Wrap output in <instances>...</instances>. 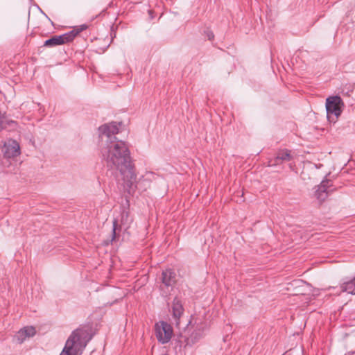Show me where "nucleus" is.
<instances>
[{
    "label": "nucleus",
    "mask_w": 355,
    "mask_h": 355,
    "mask_svg": "<svg viewBox=\"0 0 355 355\" xmlns=\"http://www.w3.org/2000/svg\"><path fill=\"white\" fill-rule=\"evenodd\" d=\"M101 139V154L107 166L119 171L122 175L123 187L131 189L137 182V176L131 164L130 151L126 144L116 139L119 126L116 123L99 127Z\"/></svg>",
    "instance_id": "nucleus-1"
},
{
    "label": "nucleus",
    "mask_w": 355,
    "mask_h": 355,
    "mask_svg": "<svg viewBox=\"0 0 355 355\" xmlns=\"http://www.w3.org/2000/svg\"><path fill=\"white\" fill-rule=\"evenodd\" d=\"M92 338L91 329L81 326L72 331L60 355H81Z\"/></svg>",
    "instance_id": "nucleus-2"
},
{
    "label": "nucleus",
    "mask_w": 355,
    "mask_h": 355,
    "mask_svg": "<svg viewBox=\"0 0 355 355\" xmlns=\"http://www.w3.org/2000/svg\"><path fill=\"white\" fill-rule=\"evenodd\" d=\"M345 105L339 96H329L326 99V110L328 120L335 123L340 116Z\"/></svg>",
    "instance_id": "nucleus-3"
},
{
    "label": "nucleus",
    "mask_w": 355,
    "mask_h": 355,
    "mask_svg": "<svg viewBox=\"0 0 355 355\" xmlns=\"http://www.w3.org/2000/svg\"><path fill=\"white\" fill-rule=\"evenodd\" d=\"M87 28L86 25H82L80 28L60 35H55L44 42V46L47 47H54L71 42L81 31Z\"/></svg>",
    "instance_id": "nucleus-4"
},
{
    "label": "nucleus",
    "mask_w": 355,
    "mask_h": 355,
    "mask_svg": "<svg viewBox=\"0 0 355 355\" xmlns=\"http://www.w3.org/2000/svg\"><path fill=\"white\" fill-rule=\"evenodd\" d=\"M155 331L157 339L162 344L168 343L173 335L171 326L164 321H160L156 323Z\"/></svg>",
    "instance_id": "nucleus-5"
},
{
    "label": "nucleus",
    "mask_w": 355,
    "mask_h": 355,
    "mask_svg": "<svg viewBox=\"0 0 355 355\" xmlns=\"http://www.w3.org/2000/svg\"><path fill=\"white\" fill-rule=\"evenodd\" d=\"M3 152L8 158L17 157L21 153L20 146L17 141L9 139L4 144Z\"/></svg>",
    "instance_id": "nucleus-6"
},
{
    "label": "nucleus",
    "mask_w": 355,
    "mask_h": 355,
    "mask_svg": "<svg viewBox=\"0 0 355 355\" xmlns=\"http://www.w3.org/2000/svg\"><path fill=\"white\" fill-rule=\"evenodd\" d=\"M173 318L177 327L180 325V320L184 313V308L181 301L175 297L172 304Z\"/></svg>",
    "instance_id": "nucleus-7"
},
{
    "label": "nucleus",
    "mask_w": 355,
    "mask_h": 355,
    "mask_svg": "<svg viewBox=\"0 0 355 355\" xmlns=\"http://www.w3.org/2000/svg\"><path fill=\"white\" fill-rule=\"evenodd\" d=\"M36 333L35 329L32 327H26L21 329L15 336L16 339L19 343H23L26 338L33 337Z\"/></svg>",
    "instance_id": "nucleus-8"
},
{
    "label": "nucleus",
    "mask_w": 355,
    "mask_h": 355,
    "mask_svg": "<svg viewBox=\"0 0 355 355\" xmlns=\"http://www.w3.org/2000/svg\"><path fill=\"white\" fill-rule=\"evenodd\" d=\"M292 158L293 157L288 150H281L277 153L276 157L274 159L273 163H272V160L270 161V166L279 164L282 162L284 161H290Z\"/></svg>",
    "instance_id": "nucleus-9"
},
{
    "label": "nucleus",
    "mask_w": 355,
    "mask_h": 355,
    "mask_svg": "<svg viewBox=\"0 0 355 355\" xmlns=\"http://www.w3.org/2000/svg\"><path fill=\"white\" fill-rule=\"evenodd\" d=\"M329 184V180L322 181L315 191V196L320 202L324 201L327 198Z\"/></svg>",
    "instance_id": "nucleus-10"
},
{
    "label": "nucleus",
    "mask_w": 355,
    "mask_h": 355,
    "mask_svg": "<svg viewBox=\"0 0 355 355\" xmlns=\"http://www.w3.org/2000/svg\"><path fill=\"white\" fill-rule=\"evenodd\" d=\"M175 282V273L171 269L162 272V283L167 287L173 286Z\"/></svg>",
    "instance_id": "nucleus-11"
},
{
    "label": "nucleus",
    "mask_w": 355,
    "mask_h": 355,
    "mask_svg": "<svg viewBox=\"0 0 355 355\" xmlns=\"http://www.w3.org/2000/svg\"><path fill=\"white\" fill-rule=\"evenodd\" d=\"M157 175L150 171H146L144 175H143L138 182H137L138 186L141 187L142 184L144 185V189H146L147 187L150 186V182L155 180L156 179Z\"/></svg>",
    "instance_id": "nucleus-12"
},
{
    "label": "nucleus",
    "mask_w": 355,
    "mask_h": 355,
    "mask_svg": "<svg viewBox=\"0 0 355 355\" xmlns=\"http://www.w3.org/2000/svg\"><path fill=\"white\" fill-rule=\"evenodd\" d=\"M340 288L342 292H347L349 294L355 295V277L343 283Z\"/></svg>",
    "instance_id": "nucleus-13"
},
{
    "label": "nucleus",
    "mask_w": 355,
    "mask_h": 355,
    "mask_svg": "<svg viewBox=\"0 0 355 355\" xmlns=\"http://www.w3.org/2000/svg\"><path fill=\"white\" fill-rule=\"evenodd\" d=\"M131 220H132V219H129L128 212L124 211L122 213L121 223H128L129 221H131Z\"/></svg>",
    "instance_id": "nucleus-14"
},
{
    "label": "nucleus",
    "mask_w": 355,
    "mask_h": 355,
    "mask_svg": "<svg viewBox=\"0 0 355 355\" xmlns=\"http://www.w3.org/2000/svg\"><path fill=\"white\" fill-rule=\"evenodd\" d=\"M117 221L114 220L113 222V229H112V241H114L116 238V230Z\"/></svg>",
    "instance_id": "nucleus-15"
},
{
    "label": "nucleus",
    "mask_w": 355,
    "mask_h": 355,
    "mask_svg": "<svg viewBox=\"0 0 355 355\" xmlns=\"http://www.w3.org/2000/svg\"><path fill=\"white\" fill-rule=\"evenodd\" d=\"M207 37H208V39H209V40H213V39H214V33H213L212 32H211V31H209V32L207 33Z\"/></svg>",
    "instance_id": "nucleus-16"
},
{
    "label": "nucleus",
    "mask_w": 355,
    "mask_h": 355,
    "mask_svg": "<svg viewBox=\"0 0 355 355\" xmlns=\"http://www.w3.org/2000/svg\"><path fill=\"white\" fill-rule=\"evenodd\" d=\"M162 355H167V354H162Z\"/></svg>",
    "instance_id": "nucleus-17"
}]
</instances>
